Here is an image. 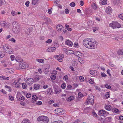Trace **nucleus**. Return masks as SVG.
Instances as JSON below:
<instances>
[{
	"mask_svg": "<svg viewBox=\"0 0 123 123\" xmlns=\"http://www.w3.org/2000/svg\"><path fill=\"white\" fill-rule=\"evenodd\" d=\"M88 80L89 83L91 84H92L93 83V81L92 79H89Z\"/></svg>",
	"mask_w": 123,
	"mask_h": 123,
	"instance_id": "nucleus-51",
	"label": "nucleus"
},
{
	"mask_svg": "<svg viewBox=\"0 0 123 123\" xmlns=\"http://www.w3.org/2000/svg\"><path fill=\"white\" fill-rule=\"evenodd\" d=\"M94 97L92 95L90 96L89 98H88V99L87 100L86 103H87V104H88L90 103L92 105L94 103Z\"/></svg>",
	"mask_w": 123,
	"mask_h": 123,
	"instance_id": "nucleus-5",
	"label": "nucleus"
},
{
	"mask_svg": "<svg viewBox=\"0 0 123 123\" xmlns=\"http://www.w3.org/2000/svg\"><path fill=\"white\" fill-rule=\"evenodd\" d=\"M39 0H32V4L35 5Z\"/></svg>",
	"mask_w": 123,
	"mask_h": 123,
	"instance_id": "nucleus-36",
	"label": "nucleus"
},
{
	"mask_svg": "<svg viewBox=\"0 0 123 123\" xmlns=\"http://www.w3.org/2000/svg\"><path fill=\"white\" fill-rule=\"evenodd\" d=\"M9 99L10 100H13L14 99V98L12 96H9Z\"/></svg>",
	"mask_w": 123,
	"mask_h": 123,
	"instance_id": "nucleus-60",
	"label": "nucleus"
},
{
	"mask_svg": "<svg viewBox=\"0 0 123 123\" xmlns=\"http://www.w3.org/2000/svg\"><path fill=\"white\" fill-rule=\"evenodd\" d=\"M83 43L84 46L87 48L90 49H94L96 48V46L95 44H97V42H94L92 41L90 38H88L84 39Z\"/></svg>",
	"mask_w": 123,
	"mask_h": 123,
	"instance_id": "nucleus-1",
	"label": "nucleus"
},
{
	"mask_svg": "<svg viewBox=\"0 0 123 123\" xmlns=\"http://www.w3.org/2000/svg\"><path fill=\"white\" fill-rule=\"evenodd\" d=\"M88 25L89 26H92L93 24V22L91 21H89L88 23Z\"/></svg>",
	"mask_w": 123,
	"mask_h": 123,
	"instance_id": "nucleus-37",
	"label": "nucleus"
},
{
	"mask_svg": "<svg viewBox=\"0 0 123 123\" xmlns=\"http://www.w3.org/2000/svg\"><path fill=\"white\" fill-rule=\"evenodd\" d=\"M5 87L6 88L8 89V91H9L10 92L11 91V88L10 86L6 85L5 86Z\"/></svg>",
	"mask_w": 123,
	"mask_h": 123,
	"instance_id": "nucleus-39",
	"label": "nucleus"
},
{
	"mask_svg": "<svg viewBox=\"0 0 123 123\" xmlns=\"http://www.w3.org/2000/svg\"><path fill=\"white\" fill-rule=\"evenodd\" d=\"M105 109L107 111H110L111 110V106L108 105H105Z\"/></svg>",
	"mask_w": 123,
	"mask_h": 123,
	"instance_id": "nucleus-17",
	"label": "nucleus"
},
{
	"mask_svg": "<svg viewBox=\"0 0 123 123\" xmlns=\"http://www.w3.org/2000/svg\"><path fill=\"white\" fill-rule=\"evenodd\" d=\"M36 60L40 63H42L43 61V60L42 59H37Z\"/></svg>",
	"mask_w": 123,
	"mask_h": 123,
	"instance_id": "nucleus-46",
	"label": "nucleus"
},
{
	"mask_svg": "<svg viewBox=\"0 0 123 123\" xmlns=\"http://www.w3.org/2000/svg\"><path fill=\"white\" fill-rule=\"evenodd\" d=\"M16 22H13L12 23V28H13L16 26Z\"/></svg>",
	"mask_w": 123,
	"mask_h": 123,
	"instance_id": "nucleus-43",
	"label": "nucleus"
},
{
	"mask_svg": "<svg viewBox=\"0 0 123 123\" xmlns=\"http://www.w3.org/2000/svg\"><path fill=\"white\" fill-rule=\"evenodd\" d=\"M29 3L30 2L29 1H27L25 2V4L26 5V6L28 7L29 6Z\"/></svg>",
	"mask_w": 123,
	"mask_h": 123,
	"instance_id": "nucleus-58",
	"label": "nucleus"
},
{
	"mask_svg": "<svg viewBox=\"0 0 123 123\" xmlns=\"http://www.w3.org/2000/svg\"><path fill=\"white\" fill-rule=\"evenodd\" d=\"M26 96L27 98H29L31 97V95L30 94L27 93L26 94Z\"/></svg>",
	"mask_w": 123,
	"mask_h": 123,
	"instance_id": "nucleus-57",
	"label": "nucleus"
},
{
	"mask_svg": "<svg viewBox=\"0 0 123 123\" xmlns=\"http://www.w3.org/2000/svg\"><path fill=\"white\" fill-rule=\"evenodd\" d=\"M90 74L93 75H96L98 74L97 71L95 70H92L90 71Z\"/></svg>",
	"mask_w": 123,
	"mask_h": 123,
	"instance_id": "nucleus-13",
	"label": "nucleus"
},
{
	"mask_svg": "<svg viewBox=\"0 0 123 123\" xmlns=\"http://www.w3.org/2000/svg\"><path fill=\"white\" fill-rule=\"evenodd\" d=\"M109 93L108 92H106V93L105 94V97L106 98H108L109 97Z\"/></svg>",
	"mask_w": 123,
	"mask_h": 123,
	"instance_id": "nucleus-50",
	"label": "nucleus"
},
{
	"mask_svg": "<svg viewBox=\"0 0 123 123\" xmlns=\"http://www.w3.org/2000/svg\"><path fill=\"white\" fill-rule=\"evenodd\" d=\"M55 111H56V113L58 114L62 115L64 114L65 112L63 109L60 108L55 109Z\"/></svg>",
	"mask_w": 123,
	"mask_h": 123,
	"instance_id": "nucleus-6",
	"label": "nucleus"
},
{
	"mask_svg": "<svg viewBox=\"0 0 123 123\" xmlns=\"http://www.w3.org/2000/svg\"><path fill=\"white\" fill-rule=\"evenodd\" d=\"M25 98L24 96H22L19 98V100L20 101H22L24 100Z\"/></svg>",
	"mask_w": 123,
	"mask_h": 123,
	"instance_id": "nucleus-42",
	"label": "nucleus"
},
{
	"mask_svg": "<svg viewBox=\"0 0 123 123\" xmlns=\"http://www.w3.org/2000/svg\"><path fill=\"white\" fill-rule=\"evenodd\" d=\"M40 85L37 84H35L34 86V89L35 90H37L39 89Z\"/></svg>",
	"mask_w": 123,
	"mask_h": 123,
	"instance_id": "nucleus-23",
	"label": "nucleus"
},
{
	"mask_svg": "<svg viewBox=\"0 0 123 123\" xmlns=\"http://www.w3.org/2000/svg\"><path fill=\"white\" fill-rule=\"evenodd\" d=\"M92 7L94 10H96L97 8V6L96 4L93 3L91 5Z\"/></svg>",
	"mask_w": 123,
	"mask_h": 123,
	"instance_id": "nucleus-25",
	"label": "nucleus"
},
{
	"mask_svg": "<svg viewBox=\"0 0 123 123\" xmlns=\"http://www.w3.org/2000/svg\"><path fill=\"white\" fill-rule=\"evenodd\" d=\"M19 67L22 69H25L27 68L28 67V64L25 62L21 63L19 64Z\"/></svg>",
	"mask_w": 123,
	"mask_h": 123,
	"instance_id": "nucleus-7",
	"label": "nucleus"
},
{
	"mask_svg": "<svg viewBox=\"0 0 123 123\" xmlns=\"http://www.w3.org/2000/svg\"><path fill=\"white\" fill-rule=\"evenodd\" d=\"M56 48L55 47H51L48 48L47 50L48 52H52L55 51V50Z\"/></svg>",
	"mask_w": 123,
	"mask_h": 123,
	"instance_id": "nucleus-16",
	"label": "nucleus"
},
{
	"mask_svg": "<svg viewBox=\"0 0 123 123\" xmlns=\"http://www.w3.org/2000/svg\"><path fill=\"white\" fill-rule=\"evenodd\" d=\"M78 96L79 98H81L83 97V95L80 92L78 93Z\"/></svg>",
	"mask_w": 123,
	"mask_h": 123,
	"instance_id": "nucleus-38",
	"label": "nucleus"
},
{
	"mask_svg": "<svg viewBox=\"0 0 123 123\" xmlns=\"http://www.w3.org/2000/svg\"><path fill=\"white\" fill-rule=\"evenodd\" d=\"M11 14L13 16H14L17 14V13L14 11H12L11 12Z\"/></svg>",
	"mask_w": 123,
	"mask_h": 123,
	"instance_id": "nucleus-54",
	"label": "nucleus"
},
{
	"mask_svg": "<svg viewBox=\"0 0 123 123\" xmlns=\"http://www.w3.org/2000/svg\"><path fill=\"white\" fill-rule=\"evenodd\" d=\"M22 86L24 89H26L27 88V85L25 83H23L22 84Z\"/></svg>",
	"mask_w": 123,
	"mask_h": 123,
	"instance_id": "nucleus-35",
	"label": "nucleus"
},
{
	"mask_svg": "<svg viewBox=\"0 0 123 123\" xmlns=\"http://www.w3.org/2000/svg\"><path fill=\"white\" fill-rule=\"evenodd\" d=\"M105 12L108 13H110L111 12V8L110 6H108L106 9Z\"/></svg>",
	"mask_w": 123,
	"mask_h": 123,
	"instance_id": "nucleus-18",
	"label": "nucleus"
},
{
	"mask_svg": "<svg viewBox=\"0 0 123 123\" xmlns=\"http://www.w3.org/2000/svg\"><path fill=\"white\" fill-rule=\"evenodd\" d=\"M49 87V86L48 85H45L43 86V88L44 89H45Z\"/></svg>",
	"mask_w": 123,
	"mask_h": 123,
	"instance_id": "nucleus-63",
	"label": "nucleus"
},
{
	"mask_svg": "<svg viewBox=\"0 0 123 123\" xmlns=\"http://www.w3.org/2000/svg\"><path fill=\"white\" fill-rule=\"evenodd\" d=\"M66 44L69 46H72L73 45L72 42L69 40L66 41L65 42Z\"/></svg>",
	"mask_w": 123,
	"mask_h": 123,
	"instance_id": "nucleus-20",
	"label": "nucleus"
},
{
	"mask_svg": "<svg viewBox=\"0 0 123 123\" xmlns=\"http://www.w3.org/2000/svg\"><path fill=\"white\" fill-rule=\"evenodd\" d=\"M107 3V0H104L102 1V4L103 5L106 4Z\"/></svg>",
	"mask_w": 123,
	"mask_h": 123,
	"instance_id": "nucleus-41",
	"label": "nucleus"
},
{
	"mask_svg": "<svg viewBox=\"0 0 123 123\" xmlns=\"http://www.w3.org/2000/svg\"><path fill=\"white\" fill-rule=\"evenodd\" d=\"M50 66L49 65H47V67H45L44 68V71L45 74L48 73L49 72V68Z\"/></svg>",
	"mask_w": 123,
	"mask_h": 123,
	"instance_id": "nucleus-19",
	"label": "nucleus"
},
{
	"mask_svg": "<svg viewBox=\"0 0 123 123\" xmlns=\"http://www.w3.org/2000/svg\"><path fill=\"white\" fill-rule=\"evenodd\" d=\"M3 49L4 51L7 53L11 54L13 52L12 49H11L8 45L5 44L4 45Z\"/></svg>",
	"mask_w": 123,
	"mask_h": 123,
	"instance_id": "nucleus-3",
	"label": "nucleus"
},
{
	"mask_svg": "<svg viewBox=\"0 0 123 123\" xmlns=\"http://www.w3.org/2000/svg\"><path fill=\"white\" fill-rule=\"evenodd\" d=\"M37 96L36 95H33L32 96V98L33 100V101H32V102L34 103L35 101H36L37 99Z\"/></svg>",
	"mask_w": 123,
	"mask_h": 123,
	"instance_id": "nucleus-27",
	"label": "nucleus"
},
{
	"mask_svg": "<svg viewBox=\"0 0 123 123\" xmlns=\"http://www.w3.org/2000/svg\"><path fill=\"white\" fill-rule=\"evenodd\" d=\"M70 5L72 7H74L75 5V4L74 2H72L70 3Z\"/></svg>",
	"mask_w": 123,
	"mask_h": 123,
	"instance_id": "nucleus-45",
	"label": "nucleus"
},
{
	"mask_svg": "<svg viewBox=\"0 0 123 123\" xmlns=\"http://www.w3.org/2000/svg\"><path fill=\"white\" fill-rule=\"evenodd\" d=\"M33 79L31 78H28L27 80V82L28 85H30L32 84L33 82Z\"/></svg>",
	"mask_w": 123,
	"mask_h": 123,
	"instance_id": "nucleus-15",
	"label": "nucleus"
},
{
	"mask_svg": "<svg viewBox=\"0 0 123 123\" xmlns=\"http://www.w3.org/2000/svg\"><path fill=\"white\" fill-rule=\"evenodd\" d=\"M109 26L110 27L113 28H119L121 27L120 24L116 21L113 22L112 23L109 24Z\"/></svg>",
	"mask_w": 123,
	"mask_h": 123,
	"instance_id": "nucleus-4",
	"label": "nucleus"
},
{
	"mask_svg": "<svg viewBox=\"0 0 123 123\" xmlns=\"http://www.w3.org/2000/svg\"><path fill=\"white\" fill-rule=\"evenodd\" d=\"M66 28L68 31H71L72 29L71 28H69V26L68 25L66 24L65 25Z\"/></svg>",
	"mask_w": 123,
	"mask_h": 123,
	"instance_id": "nucleus-32",
	"label": "nucleus"
},
{
	"mask_svg": "<svg viewBox=\"0 0 123 123\" xmlns=\"http://www.w3.org/2000/svg\"><path fill=\"white\" fill-rule=\"evenodd\" d=\"M10 57H11V60L12 61L14 60V59H15V56L14 55H11L10 56Z\"/></svg>",
	"mask_w": 123,
	"mask_h": 123,
	"instance_id": "nucleus-53",
	"label": "nucleus"
},
{
	"mask_svg": "<svg viewBox=\"0 0 123 123\" xmlns=\"http://www.w3.org/2000/svg\"><path fill=\"white\" fill-rule=\"evenodd\" d=\"M30 121L27 119H24L22 121L21 123H30Z\"/></svg>",
	"mask_w": 123,
	"mask_h": 123,
	"instance_id": "nucleus-28",
	"label": "nucleus"
},
{
	"mask_svg": "<svg viewBox=\"0 0 123 123\" xmlns=\"http://www.w3.org/2000/svg\"><path fill=\"white\" fill-rule=\"evenodd\" d=\"M105 87L108 89H110L111 87L110 86L107 84H106V85H105Z\"/></svg>",
	"mask_w": 123,
	"mask_h": 123,
	"instance_id": "nucleus-55",
	"label": "nucleus"
},
{
	"mask_svg": "<svg viewBox=\"0 0 123 123\" xmlns=\"http://www.w3.org/2000/svg\"><path fill=\"white\" fill-rule=\"evenodd\" d=\"M63 78H64L65 80H67L68 79V77L67 75L65 76Z\"/></svg>",
	"mask_w": 123,
	"mask_h": 123,
	"instance_id": "nucleus-61",
	"label": "nucleus"
},
{
	"mask_svg": "<svg viewBox=\"0 0 123 123\" xmlns=\"http://www.w3.org/2000/svg\"><path fill=\"white\" fill-rule=\"evenodd\" d=\"M52 42V40L51 39H49L46 42V43H50Z\"/></svg>",
	"mask_w": 123,
	"mask_h": 123,
	"instance_id": "nucleus-47",
	"label": "nucleus"
},
{
	"mask_svg": "<svg viewBox=\"0 0 123 123\" xmlns=\"http://www.w3.org/2000/svg\"><path fill=\"white\" fill-rule=\"evenodd\" d=\"M53 123H62V121H60L54 122Z\"/></svg>",
	"mask_w": 123,
	"mask_h": 123,
	"instance_id": "nucleus-64",
	"label": "nucleus"
},
{
	"mask_svg": "<svg viewBox=\"0 0 123 123\" xmlns=\"http://www.w3.org/2000/svg\"><path fill=\"white\" fill-rule=\"evenodd\" d=\"M1 52V53H0V58L3 57L5 55V52L2 51Z\"/></svg>",
	"mask_w": 123,
	"mask_h": 123,
	"instance_id": "nucleus-31",
	"label": "nucleus"
},
{
	"mask_svg": "<svg viewBox=\"0 0 123 123\" xmlns=\"http://www.w3.org/2000/svg\"><path fill=\"white\" fill-rule=\"evenodd\" d=\"M42 18V19L44 20L45 21H46L47 23H50L51 22V21L50 19L48 18H46L44 16H43L42 17H41Z\"/></svg>",
	"mask_w": 123,
	"mask_h": 123,
	"instance_id": "nucleus-12",
	"label": "nucleus"
},
{
	"mask_svg": "<svg viewBox=\"0 0 123 123\" xmlns=\"http://www.w3.org/2000/svg\"><path fill=\"white\" fill-rule=\"evenodd\" d=\"M63 28V26L62 25H58L56 26V29L60 33Z\"/></svg>",
	"mask_w": 123,
	"mask_h": 123,
	"instance_id": "nucleus-11",
	"label": "nucleus"
},
{
	"mask_svg": "<svg viewBox=\"0 0 123 123\" xmlns=\"http://www.w3.org/2000/svg\"><path fill=\"white\" fill-rule=\"evenodd\" d=\"M79 79L80 81L81 82H83L84 80V77L81 76H80L79 77Z\"/></svg>",
	"mask_w": 123,
	"mask_h": 123,
	"instance_id": "nucleus-34",
	"label": "nucleus"
},
{
	"mask_svg": "<svg viewBox=\"0 0 123 123\" xmlns=\"http://www.w3.org/2000/svg\"><path fill=\"white\" fill-rule=\"evenodd\" d=\"M69 12V11L68 9H65V12L66 14H68Z\"/></svg>",
	"mask_w": 123,
	"mask_h": 123,
	"instance_id": "nucleus-52",
	"label": "nucleus"
},
{
	"mask_svg": "<svg viewBox=\"0 0 123 123\" xmlns=\"http://www.w3.org/2000/svg\"><path fill=\"white\" fill-rule=\"evenodd\" d=\"M113 112H115L116 113L118 114L120 112L117 109L115 108L113 110Z\"/></svg>",
	"mask_w": 123,
	"mask_h": 123,
	"instance_id": "nucleus-29",
	"label": "nucleus"
},
{
	"mask_svg": "<svg viewBox=\"0 0 123 123\" xmlns=\"http://www.w3.org/2000/svg\"><path fill=\"white\" fill-rule=\"evenodd\" d=\"M55 57L57 58V60L60 62H62V59L64 57V55L63 54H60L59 55H56Z\"/></svg>",
	"mask_w": 123,
	"mask_h": 123,
	"instance_id": "nucleus-8",
	"label": "nucleus"
},
{
	"mask_svg": "<svg viewBox=\"0 0 123 123\" xmlns=\"http://www.w3.org/2000/svg\"><path fill=\"white\" fill-rule=\"evenodd\" d=\"M9 41H11L14 42H15L16 41L15 40L14 38L10 39H9Z\"/></svg>",
	"mask_w": 123,
	"mask_h": 123,
	"instance_id": "nucleus-56",
	"label": "nucleus"
},
{
	"mask_svg": "<svg viewBox=\"0 0 123 123\" xmlns=\"http://www.w3.org/2000/svg\"><path fill=\"white\" fill-rule=\"evenodd\" d=\"M12 84L15 85V87L17 88L19 87L20 85V83H19L18 81L16 82L14 81L13 83Z\"/></svg>",
	"mask_w": 123,
	"mask_h": 123,
	"instance_id": "nucleus-21",
	"label": "nucleus"
},
{
	"mask_svg": "<svg viewBox=\"0 0 123 123\" xmlns=\"http://www.w3.org/2000/svg\"><path fill=\"white\" fill-rule=\"evenodd\" d=\"M0 79L1 80H8L9 79V77H6L4 76H1L0 77Z\"/></svg>",
	"mask_w": 123,
	"mask_h": 123,
	"instance_id": "nucleus-24",
	"label": "nucleus"
},
{
	"mask_svg": "<svg viewBox=\"0 0 123 123\" xmlns=\"http://www.w3.org/2000/svg\"><path fill=\"white\" fill-rule=\"evenodd\" d=\"M74 55L76 56L79 58L82 57V54L79 51H77L74 52Z\"/></svg>",
	"mask_w": 123,
	"mask_h": 123,
	"instance_id": "nucleus-10",
	"label": "nucleus"
},
{
	"mask_svg": "<svg viewBox=\"0 0 123 123\" xmlns=\"http://www.w3.org/2000/svg\"><path fill=\"white\" fill-rule=\"evenodd\" d=\"M15 59L17 62H20L22 61V59H21L20 57L18 56H17L16 57Z\"/></svg>",
	"mask_w": 123,
	"mask_h": 123,
	"instance_id": "nucleus-33",
	"label": "nucleus"
},
{
	"mask_svg": "<svg viewBox=\"0 0 123 123\" xmlns=\"http://www.w3.org/2000/svg\"><path fill=\"white\" fill-rule=\"evenodd\" d=\"M31 32V29H28L27 31L26 32L29 35V34H30Z\"/></svg>",
	"mask_w": 123,
	"mask_h": 123,
	"instance_id": "nucleus-48",
	"label": "nucleus"
},
{
	"mask_svg": "<svg viewBox=\"0 0 123 123\" xmlns=\"http://www.w3.org/2000/svg\"><path fill=\"white\" fill-rule=\"evenodd\" d=\"M65 53L67 54H74V52L71 50H68L66 51Z\"/></svg>",
	"mask_w": 123,
	"mask_h": 123,
	"instance_id": "nucleus-22",
	"label": "nucleus"
},
{
	"mask_svg": "<svg viewBox=\"0 0 123 123\" xmlns=\"http://www.w3.org/2000/svg\"><path fill=\"white\" fill-rule=\"evenodd\" d=\"M37 120L39 121H41L42 123H47L49 121V119L47 116H42L37 118Z\"/></svg>",
	"mask_w": 123,
	"mask_h": 123,
	"instance_id": "nucleus-2",
	"label": "nucleus"
},
{
	"mask_svg": "<svg viewBox=\"0 0 123 123\" xmlns=\"http://www.w3.org/2000/svg\"><path fill=\"white\" fill-rule=\"evenodd\" d=\"M101 74L102 76L103 77H105L106 76V74H105L104 73H101Z\"/></svg>",
	"mask_w": 123,
	"mask_h": 123,
	"instance_id": "nucleus-59",
	"label": "nucleus"
},
{
	"mask_svg": "<svg viewBox=\"0 0 123 123\" xmlns=\"http://www.w3.org/2000/svg\"><path fill=\"white\" fill-rule=\"evenodd\" d=\"M50 78L52 80H54L56 79V77L54 75H52L50 76Z\"/></svg>",
	"mask_w": 123,
	"mask_h": 123,
	"instance_id": "nucleus-40",
	"label": "nucleus"
},
{
	"mask_svg": "<svg viewBox=\"0 0 123 123\" xmlns=\"http://www.w3.org/2000/svg\"><path fill=\"white\" fill-rule=\"evenodd\" d=\"M74 97L72 96H70L68 98L67 100L68 101H70L74 100Z\"/></svg>",
	"mask_w": 123,
	"mask_h": 123,
	"instance_id": "nucleus-30",
	"label": "nucleus"
},
{
	"mask_svg": "<svg viewBox=\"0 0 123 123\" xmlns=\"http://www.w3.org/2000/svg\"><path fill=\"white\" fill-rule=\"evenodd\" d=\"M120 2V0H114L113 3L115 5H117Z\"/></svg>",
	"mask_w": 123,
	"mask_h": 123,
	"instance_id": "nucleus-26",
	"label": "nucleus"
},
{
	"mask_svg": "<svg viewBox=\"0 0 123 123\" xmlns=\"http://www.w3.org/2000/svg\"><path fill=\"white\" fill-rule=\"evenodd\" d=\"M36 103L37 105H39L42 104V102L41 101H38Z\"/></svg>",
	"mask_w": 123,
	"mask_h": 123,
	"instance_id": "nucleus-62",
	"label": "nucleus"
},
{
	"mask_svg": "<svg viewBox=\"0 0 123 123\" xmlns=\"http://www.w3.org/2000/svg\"><path fill=\"white\" fill-rule=\"evenodd\" d=\"M66 84L65 83H63L61 86V87L62 89H65L66 87Z\"/></svg>",
	"mask_w": 123,
	"mask_h": 123,
	"instance_id": "nucleus-44",
	"label": "nucleus"
},
{
	"mask_svg": "<svg viewBox=\"0 0 123 123\" xmlns=\"http://www.w3.org/2000/svg\"><path fill=\"white\" fill-rule=\"evenodd\" d=\"M19 29L16 26L14 28H12V31L14 33H18L19 32Z\"/></svg>",
	"mask_w": 123,
	"mask_h": 123,
	"instance_id": "nucleus-14",
	"label": "nucleus"
},
{
	"mask_svg": "<svg viewBox=\"0 0 123 123\" xmlns=\"http://www.w3.org/2000/svg\"><path fill=\"white\" fill-rule=\"evenodd\" d=\"M109 114V113L104 110H100L99 111V114L100 115L101 114H103V115H105L106 116L108 115Z\"/></svg>",
	"mask_w": 123,
	"mask_h": 123,
	"instance_id": "nucleus-9",
	"label": "nucleus"
},
{
	"mask_svg": "<svg viewBox=\"0 0 123 123\" xmlns=\"http://www.w3.org/2000/svg\"><path fill=\"white\" fill-rule=\"evenodd\" d=\"M118 17L121 19L123 20V14H121L119 15Z\"/></svg>",
	"mask_w": 123,
	"mask_h": 123,
	"instance_id": "nucleus-49",
	"label": "nucleus"
}]
</instances>
